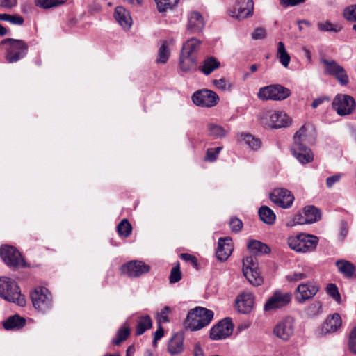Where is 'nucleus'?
<instances>
[{
  "label": "nucleus",
  "instance_id": "1",
  "mask_svg": "<svg viewBox=\"0 0 356 356\" xmlns=\"http://www.w3.org/2000/svg\"><path fill=\"white\" fill-rule=\"evenodd\" d=\"M308 127L302 125L297 131L293 136V143L291 147L293 155L302 164L312 162L314 159V154L311 149L307 146L309 138L307 134Z\"/></svg>",
  "mask_w": 356,
  "mask_h": 356
},
{
  "label": "nucleus",
  "instance_id": "2",
  "mask_svg": "<svg viewBox=\"0 0 356 356\" xmlns=\"http://www.w3.org/2000/svg\"><path fill=\"white\" fill-rule=\"evenodd\" d=\"M213 318V312L202 307H196L188 311L184 321L186 330L197 331L207 326Z\"/></svg>",
  "mask_w": 356,
  "mask_h": 356
},
{
  "label": "nucleus",
  "instance_id": "3",
  "mask_svg": "<svg viewBox=\"0 0 356 356\" xmlns=\"http://www.w3.org/2000/svg\"><path fill=\"white\" fill-rule=\"evenodd\" d=\"M289 246L298 252H313L318 243V238L314 235L299 234L291 236L287 239Z\"/></svg>",
  "mask_w": 356,
  "mask_h": 356
},
{
  "label": "nucleus",
  "instance_id": "4",
  "mask_svg": "<svg viewBox=\"0 0 356 356\" xmlns=\"http://www.w3.org/2000/svg\"><path fill=\"white\" fill-rule=\"evenodd\" d=\"M259 120L264 126L274 129L288 127L291 124L289 116L280 111H265L260 114Z\"/></svg>",
  "mask_w": 356,
  "mask_h": 356
},
{
  "label": "nucleus",
  "instance_id": "5",
  "mask_svg": "<svg viewBox=\"0 0 356 356\" xmlns=\"http://www.w3.org/2000/svg\"><path fill=\"white\" fill-rule=\"evenodd\" d=\"M21 290L15 281L8 277H0V297L4 300L22 305Z\"/></svg>",
  "mask_w": 356,
  "mask_h": 356
},
{
  "label": "nucleus",
  "instance_id": "6",
  "mask_svg": "<svg viewBox=\"0 0 356 356\" xmlns=\"http://www.w3.org/2000/svg\"><path fill=\"white\" fill-rule=\"evenodd\" d=\"M291 90L281 84H272L259 88L257 97L263 101H282L291 95Z\"/></svg>",
  "mask_w": 356,
  "mask_h": 356
},
{
  "label": "nucleus",
  "instance_id": "7",
  "mask_svg": "<svg viewBox=\"0 0 356 356\" xmlns=\"http://www.w3.org/2000/svg\"><path fill=\"white\" fill-rule=\"evenodd\" d=\"M30 296L33 305L36 309L46 312L52 307V295L47 288H35L31 292Z\"/></svg>",
  "mask_w": 356,
  "mask_h": 356
},
{
  "label": "nucleus",
  "instance_id": "8",
  "mask_svg": "<svg viewBox=\"0 0 356 356\" xmlns=\"http://www.w3.org/2000/svg\"><path fill=\"white\" fill-rule=\"evenodd\" d=\"M0 45L5 51V59L8 63H14L21 59L22 54V40L6 38L1 41Z\"/></svg>",
  "mask_w": 356,
  "mask_h": 356
},
{
  "label": "nucleus",
  "instance_id": "9",
  "mask_svg": "<svg viewBox=\"0 0 356 356\" xmlns=\"http://www.w3.org/2000/svg\"><path fill=\"white\" fill-rule=\"evenodd\" d=\"M332 108L339 115H349L355 108V101L348 95L338 94L333 99Z\"/></svg>",
  "mask_w": 356,
  "mask_h": 356
},
{
  "label": "nucleus",
  "instance_id": "10",
  "mask_svg": "<svg viewBox=\"0 0 356 356\" xmlns=\"http://www.w3.org/2000/svg\"><path fill=\"white\" fill-rule=\"evenodd\" d=\"M192 100L198 106L211 108L218 104L219 97L214 91L203 89L194 92Z\"/></svg>",
  "mask_w": 356,
  "mask_h": 356
},
{
  "label": "nucleus",
  "instance_id": "11",
  "mask_svg": "<svg viewBox=\"0 0 356 356\" xmlns=\"http://www.w3.org/2000/svg\"><path fill=\"white\" fill-rule=\"evenodd\" d=\"M325 65V73L334 76L341 86H346L349 83V77L346 71L335 60H323Z\"/></svg>",
  "mask_w": 356,
  "mask_h": 356
},
{
  "label": "nucleus",
  "instance_id": "12",
  "mask_svg": "<svg viewBox=\"0 0 356 356\" xmlns=\"http://www.w3.org/2000/svg\"><path fill=\"white\" fill-rule=\"evenodd\" d=\"M325 65V73L334 76L341 86H346L349 83V77L346 71L335 60H323Z\"/></svg>",
  "mask_w": 356,
  "mask_h": 356
},
{
  "label": "nucleus",
  "instance_id": "13",
  "mask_svg": "<svg viewBox=\"0 0 356 356\" xmlns=\"http://www.w3.org/2000/svg\"><path fill=\"white\" fill-rule=\"evenodd\" d=\"M291 293L277 290L268 299L264 306V309L265 311H272L282 308L286 306L291 302Z\"/></svg>",
  "mask_w": 356,
  "mask_h": 356
},
{
  "label": "nucleus",
  "instance_id": "14",
  "mask_svg": "<svg viewBox=\"0 0 356 356\" xmlns=\"http://www.w3.org/2000/svg\"><path fill=\"white\" fill-rule=\"evenodd\" d=\"M252 0H236L234 7L229 10V15L238 19L251 17L253 14Z\"/></svg>",
  "mask_w": 356,
  "mask_h": 356
},
{
  "label": "nucleus",
  "instance_id": "15",
  "mask_svg": "<svg viewBox=\"0 0 356 356\" xmlns=\"http://www.w3.org/2000/svg\"><path fill=\"white\" fill-rule=\"evenodd\" d=\"M233 324L229 318H226L214 325L210 330V338L213 340L224 339L232 334Z\"/></svg>",
  "mask_w": 356,
  "mask_h": 356
},
{
  "label": "nucleus",
  "instance_id": "16",
  "mask_svg": "<svg viewBox=\"0 0 356 356\" xmlns=\"http://www.w3.org/2000/svg\"><path fill=\"white\" fill-rule=\"evenodd\" d=\"M270 198L275 204L284 209L291 207L294 200L291 191L284 188L275 189L270 193Z\"/></svg>",
  "mask_w": 356,
  "mask_h": 356
},
{
  "label": "nucleus",
  "instance_id": "17",
  "mask_svg": "<svg viewBox=\"0 0 356 356\" xmlns=\"http://www.w3.org/2000/svg\"><path fill=\"white\" fill-rule=\"evenodd\" d=\"M0 257L7 266L15 268L19 264L21 253L15 247L4 245L0 248Z\"/></svg>",
  "mask_w": 356,
  "mask_h": 356
},
{
  "label": "nucleus",
  "instance_id": "18",
  "mask_svg": "<svg viewBox=\"0 0 356 356\" xmlns=\"http://www.w3.org/2000/svg\"><path fill=\"white\" fill-rule=\"evenodd\" d=\"M121 270L129 277H136L148 273L150 266L141 261L132 260L122 265Z\"/></svg>",
  "mask_w": 356,
  "mask_h": 356
},
{
  "label": "nucleus",
  "instance_id": "19",
  "mask_svg": "<svg viewBox=\"0 0 356 356\" xmlns=\"http://www.w3.org/2000/svg\"><path fill=\"white\" fill-rule=\"evenodd\" d=\"M294 332L293 320L291 317H286L280 321L274 327L273 333L282 340L287 341L293 335Z\"/></svg>",
  "mask_w": 356,
  "mask_h": 356
},
{
  "label": "nucleus",
  "instance_id": "20",
  "mask_svg": "<svg viewBox=\"0 0 356 356\" xmlns=\"http://www.w3.org/2000/svg\"><path fill=\"white\" fill-rule=\"evenodd\" d=\"M318 289V286L314 282L301 284L297 288L296 298L299 302H303L314 297Z\"/></svg>",
  "mask_w": 356,
  "mask_h": 356
},
{
  "label": "nucleus",
  "instance_id": "21",
  "mask_svg": "<svg viewBox=\"0 0 356 356\" xmlns=\"http://www.w3.org/2000/svg\"><path fill=\"white\" fill-rule=\"evenodd\" d=\"M254 296L250 292H244L238 295L236 300V307L242 314L250 313L254 306Z\"/></svg>",
  "mask_w": 356,
  "mask_h": 356
},
{
  "label": "nucleus",
  "instance_id": "22",
  "mask_svg": "<svg viewBox=\"0 0 356 356\" xmlns=\"http://www.w3.org/2000/svg\"><path fill=\"white\" fill-rule=\"evenodd\" d=\"M233 251V244L231 238H220L216 250V257L218 260L226 261Z\"/></svg>",
  "mask_w": 356,
  "mask_h": 356
},
{
  "label": "nucleus",
  "instance_id": "23",
  "mask_svg": "<svg viewBox=\"0 0 356 356\" xmlns=\"http://www.w3.org/2000/svg\"><path fill=\"white\" fill-rule=\"evenodd\" d=\"M183 333L177 332L172 335L168 343V352L171 356L181 354L184 350Z\"/></svg>",
  "mask_w": 356,
  "mask_h": 356
},
{
  "label": "nucleus",
  "instance_id": "24",
  "mask_svg": "<svg viewBox=\"0 0 356 356\" xmlns=\"http://www.w3.org/2000/svg\"><path fill=\"white\" fill-rule=\"evenodd\" d=\"M204 26L202 15L197 11L191 12L188 17L187 29L191 33L200 32Z\"/></svg>",
  "mask_w": 356,
  "mask_h": 356
},
{
  "label": "nucleus",
  "instance_id": "25",
  "mask_svg": "<svg viewBox=\"0 0 356 356\" xmlns=\"http://www.w3.org/2000/svg\"><path fill=\"white\" fill-rule=\"evenodd\" d=\"M114 17L124 29H129L132 24V19L129 12L122 6H117L115 8Z\"/></svg>",
  "mask_w": 356,
  "mask_h": 356
},
{
  "label": "nucleus",
  "instance_id": "26",
  "mask_svg": "<svg viewBox=\"0 0 356 356\" xmlns=\"http://www.w3.org/2000/svg\"><path fill=\"white\" fill-rule=\"evenodd\" d=\"M220 66V63L213 56H207L201 65H199L198 70L202 72L204 75H209L214 70L218 69Z\"/></svg>",
  "mask_w": 356,
  "mask_h": 356
},
{
  "label": "nucleus",
  "instance_id": "27",
  "mask_svg": "<svg viewBox=\"0 0 356 356\" xmlns=\"http://www.w3.org/2000/svg\"><path fill=\"white\" fill-rule=\"evenodd\" d=\"M341 325V318L339 314L334 313L327 317L322 326V330L325 333L336 332Z\"/></svg>",
  "mask_w": 356,
  "mask_h": 356
},
{
  "label": "nucleus",
  "instance_id": "28",
  "mask_svg": "<svg viewBox=\"0 0 356 356\" xmlns=\"http://www.w3.org/2000/svg\"><path fill=\"white\" fill-rule=\"evenodd\" d=\"M247 248L251 253L255 255L268 254L270 252V248L268 245L254 239L248 241Z\"/></svg>",
  "mask_w": 356,
  "mask_h": 356
},
{
  "label": "nucleus",
  "instance_id": "29",
  "mask_svg": "<svg viewBox=\"0 0 356 356\" xmlns=\"http://www.w3.org/2000/svg\"><path fill=\"white\" fill-rule=\"evenodd\" d=\"M200 43V40L191 38L183 44L181 53L187 56H196L195 54L198 51Z\"/></svg>",
  "mask_w": 356,
  "mask_h": 356
},
{
  "label": "nucleus",
  "instance_id": "30",
  "mask_svg": "<svg viewBox=\"0 0 356 356\" xmlns=\"http://www.w3.org/2000/svg\"><path fill=\"white\" fill-rule=\"evenodd\" d=\"M197 64L196 56H187L184 54H180L179 66V69L184 72H188L194 69Z\"/></svg>",
  "mask_w": 356,
  "mask_h": 356
},
{
  "label": "nucleus",
  "instance_id": "31",
  "mask_svg": "<svg viewBox=\"0 0 356 356\" xmlns=\"http://www.w3.org/2000/svg\"><path fill=\"white\" fill-rule=\"evenodd\" d=\"M3 327L8 331L20 330L22 328V317L18 314L10 316L3 322Z\"/></svg>",
  "mask_w": 356,
  "mask_h": 356
},
{
  "label": "nucleus",
  "instance_id": "32",
  "mask_svg": "<svg viewBox=\"0 0 356 356\" xmlns=\"http://www.w3.org/2000/svg\"><path fill=\"white\" fill-rule=\"evenodd\" d=\"M152 326V321L149 316H140L136 327V334L138 336L143 334L146 330L150 329Z\"/></svg>",
  "mask_w": 356,
  "mask_h": 356
},
{
  "label": "nucleus",
  "instance_id": "33",
  "mask_svg": "<svg viewBox=\"0 0 356 356\" xmlns=\"http://www.w3.org/2000/svg\"><path fill=\"white\" fill-rule=\"evenodd\" d=\"M303 213L307 224L314 223L321 219V213L314 206H307L304 208Z\"/></svg>",
  "mask_w": 356,
  "mask_h": 356
},
{
  "label": "nucleus",
  "instance_id": "34",
  "mask_svg": "<svg viewBox=\"0 0 356 356\" xmlns=\"http://www.w3.org/2000/svg\"><path fill=\"white\" fill-rule=\"evenodd\" d=\"M259 215L261 220L268 225H272L275 221V214L269 207L267 206H262L259 209Z\"/></svg>",
  "mask_w": 356,
  "mask_h": 356
},
{
  "label": "nucleus",
  "instance_id": "35",
  "mask_svg": "<svg viewBox=\"0 0 356 356\" xmlns=\"http://www.w3.org/2000/svg\"><path fill=\"white\" fill-rule=\"evenodd\" d=\"M170 55L168 42L164 40L162 42L158 51V57L156 58V63L158 64H165Z\"/></svg>",
  "mask_w": 356,
  "mask_h": 356
},
{
  "label": "nucleus",
  "instance_id": "36",
  "mask_svg": "<svg viewBox=\"0 0 356 356\" xmlns=\"http://www.w3.org/2000/svg\"><path fill=\"white\" fill-rule=\"evenodd\" d=\"M339 270L346 277H351L355 273V266L353 264L345 260H340L336 262Z\"/></svg>",
  "mask_w": 356,
  "mask_h": 356
},
{
  "label": "nucleus",
  "instance_id": "37",
  "mask_svg": "<svg viewBox=\"0 0 356 356\" xmlns=\"http://www.w3.org/2000/svg\"><path fill=\"white\" fill-rule=\"evenodd\" d=\"M243 273L248 282L253 286H260L263 283V279L256 269L243 270Z\"/></svg>",
  "mask_w": 356,
  "mask_h": 356
},
{
  "label": "nucleus",
  "instance_id": "38",
  "mask_svg": "<svg viewBox=\"0 0 356 356\" xmlns=\"http://www.w3.org/2000/svg\"><path fill=\"white\" fill-rule=\"evenodd\" d=\"M130 329L127 322L119 329L116 337L112 340L114 345L118 346L129 336Z\"/></svg>",
  "mask_w": 356,
  "mask_h": 356
},
{
  "label": "nucleus",
  "instance_id": "39",
  "mask_svg": "<svg viewBox=\"0 0 356 356\" xmlns=\"http://www.w3.org/2000/svg\"><path fill=\"white\" fill-rule=\"evenodd\" d=\"M277 57L281 64L284 67H287L290 63L291 57L287 53L282 42H279L277 44Z\"/></svg>",
  "mask_w": 356,
  "mask_h": 356
},
{
  "label": "nucleus",
  "instance_id": "40",
  "mask_svg": "<svg viewBox=\"0 0 356 356\" xmlns=\"http://www.w3.org/2000/svg\"><path fill=\"white\" fill-rule=\"evenodd\" d=\"M209 134L216 138H221L226 136L227 131L220 125L211 123L208 124Z\"/></svg>",
  "mask_w": 356,
  "mask_h": 356
},
{
  "label": "nucleus",
  "instance_id": "41",
  "mask_svg": "<svg viewBox=\"0 0 356 356\" xmlns=\"http://www.w3.org/2000/svg\"><path fill=\"white\" fill-rule=\"evenodd\" d=\"M240 138L243 140L251 149L257 150L261 147V141L259 139L254 138L251 134H241Z\"/></svg>",
  "mask_w": 356,
  "mask_h": 356
},
{
  "label": "nucleus",
  "instance_id": "42",
  "mask_svg": "<svg viewBox=\"0 0 356 356\" xmlns=\"http://www.w3.org/2000/svg\"><path fill=\"white\" fill-rule=\"evenodd\" d=\"M159 12H166L172 10L178 3L179 0H154Z\"/></svg>",
  "mask_w": 356,
  "mask_h": 356
},
{
  "label": "nucleus",
  "instance_id": "43",
  "mask_svg": "<svg viewBox=\"0 0 356 356\" xmlns=\"http://www.w3.org/2000/svg\"><path fill=\"white\" fill-rule=\"evenodd\" d=\"M131 225L127 219H123L117 226V231L120 236L128 237L131 234Z\"/></svg>",
  "mask_w": 356,
  "mask_h": 356
},
{
  "label": "nucleus",
  "instance_id": "44",
  "mask_svg": "<svg viewBox=\"0 0 356 356\" xmlns=\"http://www.w3.org/2000/svg\"><path fill=\"white\" fill-rule=\"evenodd\" d=\"M318 29L323 32L333 31L338 33L342 29V26L339 24H332L330 22H318L317 24Z\"/></svg>",
  "mask_w": 356,
  "mask_h": 356
},
{
  "label": "nucleus",
  "instance_id": "45",
  "mask_svg": "<svg viewBox=\"0 0 356 356\" xmlns=\"http://www.w3.org/2000/svg\"><path fill=\"white\" fill-rule=\"evenodd\" d=\"M35 5L44 9H49L63 3V0H35Z\"/></svg>",
  "mask_w": 356,
  "mask_h": 356
},
{
  "label": "nucleus",
  "instance_id": "46",
  "mask_svg": "<svg viewBox=\"0 0 356 356\" xmlns=\"http://www.w3.org/2000/svg\"><path fill=\"white\" fill-rule=\"evenodd\" d=\"M305 224H307L305 214L303 213L302 215L300 213H296L291 219L286 222V225L288 227H293L296 225Z\"/></svg>",
  "mask_w": 356,
  "mask_h": 356
},
{
  "label": "nucleus",
  "instance_id": "47",
  "mask_svg": "<svg viewBox=\"0 0 356 356\" xmlns=\"http://www.w3.org/2000/svg\"><path fill=\"white\" fill-rule=\"evenodd\" d=\"M213 82L215 87L217 89L221 90L223 91L229 90L232 87V85L229 83V81L225 78H221L220 79H215V80H213Z\"/></svg>",
  "mask_w": 356,
  "mask_h": 356
},
{
  "label": "nucleus",
  "instance_id": "48",
  "mask_svg": "<svg viewBox=\"0 0 356 356\" xmlns=\"http://www.w3.org/2000/svg\"><path fill=\"white\" fill-rule=\"evenodd\" d=\"M348 348L352 353L356 354V327L349 334Z\"/></svg>",
  "mask_w": 356,
  "mask_h": 356
},
{
  "label": "nucleus",
  "instance_id": "49",
  "mask_svg": "<svg viewBox=\"0 0 356 356\" xmlns=\"http://www.w3.org/2000/svg\"><path fill=\"white\" fill-rule=\"evenodd\" d=\"M222 149V147L208 149L207 151L205 160L210 162L215 161L217 159L218 156Z\"/></svg>",
  "mask_w": 356,
  "mask_h": 356
},
{
  "label": "nucleus",
  "instance_id": "50",
  "mask_svg": "<svg viewBox=\"0 0 356 356\" xmlns=\"http://www.w3.org/2000/svg\"><path fill=\"white\" fill-rule=\"evenodd\" d=\"M343 17L348 21L356 22V5L346 8L343 10Z\"/></svg>",
  "mask_w": 356,
  "mask_h": 356
},
{
  "label": "nucleus",
  "instance_id": "51",
  "mask_svg": "<svg viewBox=\"0 0 356 356\" xmlns=\"http://www.w3.org/2000/svg\"><path fill=\"white\" fill-rule=\"evenodd\" d=\"M170 312V308L165 306L160 312L156 314L158 323L160 325L163 323L169 322L168 314Z\"/></svg>",
  "mask_w": 356,
  "mask_h": 356
},
{
  "label": "nucleus",
  "instance_id": "52",
  "mask_svg": "<svg viewBox=\"0 0 356 356\" xmlns=\"http://www.w3.org/2000/svg\"><path fill=\"white\" fill-rule=\"evenodd\" d=\"M181 279V273L179 270V264L174 266L170 272L169 280L171 284L176 283Z\"/></svg>",
  "mask_w": 356,
  "mask_h": 356
},
{
  "label": "nucleus",
  "instance_id": "53",
  "mask_svg": "<svg viewBox=\"0 0 356 356\" xmlns=\"http://www.w3.org/2000/svg\"><path fill=\"white\" fill-rule=\"evenodd\" d=\"M327 292L336 301L339 302L341 297L338 291V288L334 284H329L327 285Z\"/></svg>",
  "mask_w": 356,
  "mask_h": 356
},
{
  "label": "nucleus",
  "instance_id": "54",
  "mask_svg": "<svg viewBox=\"0 0 356 356\" xmlns=\"http://www.w3.org/2000/svg\"><path fill=\"white\" fill-rule=\"evenodd\" d=\"M342 173H337L326 179V186L328 188H331L335 184L340 181L343 177Z\"/></svg>",
  "mask_w": 356,
  "mask_h": 356
},
{
  "label": "nucleus",
  "instance_id": "55",
  "mask_svg": "<svg viewBox=\"0 0 356 356\" xmlns=\"http://www.w3.org/2000/svg\"><path fill=\"white\" fill-rule=\"evenodd\" d=\"M307 277V274L302 272H294L292 274L288 275L286 276V280L289 282H298L301 280L305 279Z\"/></svg>",
  "mask_w": 356,
  "mask_h": 356
},
{
  "label": "nucleus",
  "instance_id": "56",
  "mask_svg": "<svg viewBox=\"0 0 356 356\" xmlns=\"http://www.w3.org/2000/svg\"><path fill=\"white\" fill-rule=\"evenodd\" d=\"M243 270L257 269V264L254 261V258L252 256L247 257L243 260Z\"/></svg>",
  "mask_w": 356,
  "mask_h": 356
},
{
  "label": "nucleus",
  "instance_id": "57",
  "mask_svg": "<svg viewBox=\"0 0 356 356\" xmlns=\"http://www.w3.org/2000/svg\"><path fill=\"white\" fill-rule=\"evenodd\" d=\"M180 258L184 261L191 264L194 268H197V260L195 256L188 253H182L180 255Z\"/></svg>",
  "mask_w": 356,
  "mask_h": 356
},
{
  "label": "nucleus",
  "instance_id": "58",
  "mask_svg": "<svg viewBox=\"0 0 356 356\" xmlns=\"http://www.w3.org/2000/svg\"><path fill=\"white\" fill-rule=\"evenodd\" d=\"M266 37V29L263 27L257 28L252 34V38L254 40H261Z\"/></svg>",
  "mask_w": 356,
  "mask_h": 356
},
{
  "label": "nucleus",
  "instance_id": "59",
  "mask_svg": "<svg viewBox=\"0 0 356 356\" xmlns=\"http://www.w3.org/2000/svg\"><path fill=\"white\" fill-rule=\"evenodd\" d=\"M230 227L232 232H238L241 229L243 222L238 218H232L230 221Z\"/></svg>",
  "mask_w": 356,
  "mask_h": 356
},
{
  "label": "nucleus",
  "instance_id": "60",
  "mask_svg": "<svg viewBox=\"0 0 356 356\" xmlns=\"http://www.w3.org/2000/svg\"><path fill=\"white\" fill-rule=\"evenodd\" d=\"M280 4L284 7L294 6L305 2V0H280Z\"/></svg>",
  "mask_w": 356,
  "mask_h": 356
},
{
  "label": "nucleus",
  "instance_id": "61",
  "mask_svg": "<svg viewBox=\"0 0 356 356\" xmlns=\"http://www.w3.org/2000/svg\"><path fill=\"white\" fill-rule=\"evenodd\" d=\"M17 0H0V7L10 9L15 6Z\"/></svg>",
  "mask_w": 356,
  "mask_h": 356
},
{
  "label": "nucleus",
  "instance_id": "62",
  "mask_svg": "<svg viewBox=\"0 0 356 356\" xmlns=\"http://www.w3.org/2000/svg\"><path fill=\"white\" fill-rule=\"evenodd\" d=\"M10 23L16 25L22 24V17L19 15H9L8 21Z\"/></svg>",
  "mask_w": 356,
  "mask_h": 356
},
{
  "label": "nucleus",
  "instance_id": "63",
  "mask_svg": "<svg viewBox=\"0 0 356 356\" xmlns=\"http://www.w3.org/2000/svg\"><path fill=\"white\" fill-rule=\"evenodd\" d=\"M163 336V330L161 327V325H159L157 330L154 332V339H155V341H158V340L161 339Z\"/></svg>",
  "mask_w": 356,
  "mask_h": 356
},
{
  "label": "nucleus",
  "instance_id": "64",
  "mask_svg": "<svg viewBox=\"0 0 356 356\" xmlns=\"http://www.w3.org/2000/svg\"><path fill=\"white\" fill-rule=\"evenodd\" d=\"M347 233H348V229L346 227V223L343 222L341 224V232H340V235L341 236L342 238H343L346 236Z\"/></svg>",
  "mask_w": 356,
  "mask_h": 356
}]
</instances>
